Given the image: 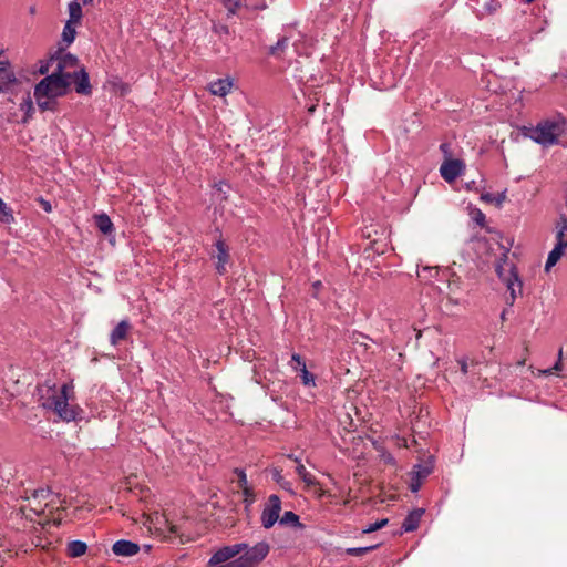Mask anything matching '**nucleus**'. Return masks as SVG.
Returning a JSON list of instances; mask_svg holds the SVG:
<instances>
[{
  "label": "nucleus",
  "instance_id": "f257e3e1",
  "mask_svg": "<svg viewBox=\"0 0 567 567\" xmlns=\"http://www.w3.org/2000/svg\"><path fill=\"white\" fill-rule=\"evenodd\" d=\"M52 394L44 399L42 406L54 412L62 421H75L83 412L79 405H70V392L73 391L72 383H63L60 391L56 392L55 385L50 388Z\"/></svg>",
  "mask_w": 567,
  "mask_h": 567
},
{
  "label": "nucleus",
  "instance_id": "f03ea898",
  "mask_svg": "<svg viewBox=\"0 0 567 567\" xmlns=\"http://www.w3.org/2000/svg\"><path fill=\"white\" fill-rule=\"evenodd\" d=\"M567 128V122L560 114L542 120L536 126L528 128L525 135L533 140L535 143L543 146L556 145Z\"/></svg>",
  "mask_w": 567,
  "mask_h": 567
},
{
  "label": "nucleus",
  "instance_id": "7ed1b4c3",
  "mask_svg": "<svg viewBox=\"0 0 567 567\" xmlns=\"http://www.w3.org/2000/svg\"><path fill=\"white\" fill-rule=\"evenodd\" d=\"M508 245H512V240H508ZM503 252L495 264V271L498 278L506 285L509 291V298L507 302L512 306L518 295L522 293L523 282L519 278L516 266L513 262H508V252L511 246H502Z\"/></svg>",
  "mask_w": 567,
  "mask_h": 567
},
{
  "label": "nucleus",
  "instance_id": "20e7f679",
  "mask_svg": "<svg viewBox=\"0 0 567 567\" xmlns=\"http://www.w3.org/2000/svg\"><path fill=\"white\" fill-rule=\"evenodd\" d=\"M52 494L50 487H40L32 489H24L23 494L20 495V498L27 501L28 504L21 507V511L27 515V511L33 513L37 516H41L44 514L45 508L48 507V503L45 499Z\"/></svg>",
  "mask_w": 567,
  "mask_h": 567
},
{
  "label": "nucleus",
  "instance_id": "39448f33",
  "mask_svg": "<svg viewBox=\"0 0 567 567\" xmlns=\"http://www.w3.org/2000/svg\"><path fill=\"white\" fill-rule=\"evenodd\" d=\"M70 82L56 74H49L43 78L34 87L40 94H48L55 97H62L68 94Z\"/></svg>",
  "mask_w": 567,
  "mask_h": 567
},
{
  "label": "nucleus",
  "instance_id": "423d86ee",
  "mask_svg": "<svg viewBox=\"0 0 567 567\" xmlns=\"http://www.w3.org/2000/svg\"><path fill=\"white\" fill-rule=\"evenodd\" d=\"M269 545L266 542H259L252 547L247 545L241 555L237 557L240 567H256L269 554Z\"/></svg>",
  "mask_w": 567,
  "mask_h": 567
},
{
  "label": "nucleus",
  "instance_id": "0eeeda50",
  "mask_svg": "<svg viewBox=\"0 0 567 567\" xmlns=\"http://www.w3.org/2000/svg\"><path fill=\"white\" fill-rule=\"evenodd\" d=\"M281 499L278 495L272 494L267 498L265 507L261 511L260 522L265 529H270L280 517Z\"/></svg>",
  "mask_w": 567,
  "mask_h": 567
},
{
  "label": "nucleus",
  "instance_id": "6e6552de",
  "mask_svg": "<svg viewBox=\"0 0 567 567\" xmlns=\"http://www.w3.org/2000/svg\"><path fill=\"white\" fill-rule=\"evenodd\" d=\"M246 548V543H237L233 545L223 546L212 555V557L208 560V566H216L223 563H228L237 555L241 554Z\"/></svg>",
  "mask_w": 567,
  "mask_h": 567
},
{
  "label": "nucleus",
  "instance_id": "1a4fd4ad",
  "mask_svg": "<svg viewBox=\"0 0 567 567\" xmlns=\"http://www.w3.org/2000/svg\"><path fill=\"white\" fill-rule=\"evenodd\" d=\"M216 231L219 234L218 239L215 241L214 246L217 250V262H216V271L218 275L223 276L227 272L226 265L230 260L229 248L225 240L223 239V235L219 228H216Z\"/></svg>",
  "mask_w": 567,
  "mask_h": 567
},
{
  "label": "nucleus",
  "instance_id": "9d476101",
  "mask_svg": "<svg viewBox=\"0 0 567 567\" xmlns=\"http://www.w3.org/2000/svg\"><path fill=\"white\" fill-rule=\"evenodd\" d=\"M464 164L460 159H447L440 167L441 176L449 183L462 175Z\"/></svg>",
  "mask_w": 567,
  "mask_h": 567
},
{
  "label": "nucleus",
  "instance_id": "9b49d317",
  "mask_svg": "<svg viewBox=\"0 0 567 567\" xmlns=\"http://www.w3.org/2000/svg\"><path fill=\"white\" fill-rule=\"evenodd\" d=\"M71 80L74 82L75 92L81 95L89 96L92 94V86L90 83V76L85 68H81L79 71H74Z\"/></svg>",
  "mask_w": 567,
  "mask_h": 567
},
{
  "label": "nucleus",
  "instance_id": "f8f14e48",
  "mask_svg": "<svg viewBox=\"0 0 567 567\" xmlns=\"http://www.w3.org/2000/svg\"><path fill=\"white\" fill-rule=\"evenodd\" d=\"M132 324L127 319L120 321L110 333V343L117 346L128 338Z\"/></svg>",
  "mask_w": 567,
  "mask_h": 567
},
{
  "label": "nucleus",
  "instance_id": "ddd939ff",
  "mask_svg": "<svg viewBox=\"0 0 567 567\" xmlns=\"http://www.w3.org/2000/svg\"><path fill=\"white\" fill-rule=\"evenodd\" d=\"M112 550L116 556L132 557L140 551V546L132 540L120 539L113 544Z\"/></svg>",
  "mask_w": 567,
  "mask_h": 567
},
{
  "label": "nucleus",
  "instance_id": "4468645a",
  "mask_svg": "<svg viewBox=\"0 0 567 567\" xmlns=\"http://www.w3.org/2000/svg\"><path fill=\"white\" fill-rule=\"evenodd\" d=\"M424 513L425 511L423 508H415L411 511L402 522L401 534L411 533L417 529Z\"/></svg>",
  "mask_w": 567,
  "mask_h": 567
},
{
  "label": "nucleus",
  "instance_id": "2eb2a0df",
  "mask_svg": "<svg viewBox=\"0 0 567 567\" xmlns=\"http://www.w3.org/2000/svg\"><path fill=\"white\" fill-rule=\"evenodd\" d=\"M233 84V80L229 76L217 79L208 84V91L213 95L224 97L230 92Z\"/></svg>",
  "mask_w": 567,
  "mask_h": 567
},
{
  "label": "nucleus",
  "instance_id": "dca6fc26",
  "mask_svg": "<svg viewBox=\"0 0 567 567\" xmlns=\"http://www.w3.org/2000/svg\"><path fill=\"white\" fill-rule=\"evenodd\" d=\"M33 95H34V99H35V102H37L39 109L42 112H44V111L56 112L58 111V106H59L58 97L48 95V94H40L37 91V87H34Z\"/></svg>",
  "mask_w": 567,
  "mask_h": 567
},
{
  "label": "nucleus",
  "instance_id": "f3484780",
  "mask_svg": "<svg viewBox=\"0 0 567 567\" xmlns=\"http://www.w3.org/2000/svg\"><path fill=\"white\" fill-rule=\"evenodd\" d=\"M17 82L14 72L8 61H0V87L1 92Z\"/></svg>",
  "mask_w": 567,
  "mask_h": 567
},
{
  "label": "nucleus",
  "instance_id": "a211bd4d",
  "mask_svg": "<svg viewBox=\"0 0 567 567\" xmlns=\"http://www.w3.org/2000/svg\"><path fill=\"white\" fill-rule=\"evenodd\" d=\"M94 219L95 226L103 235H111L114 231V225L107 214H97Z\"/></svg>",
  "mask_w": 567,
  "mask_h": 567
},
{
  "label": "nucleus",
  "instance_id": "6ab92c4d",
  "mask_svg": "<svg viewBox=\"0 0 567 567\" xmlns=\"http://www.w3.org/2000/svg\"><path fill=\"white\" fill-rule=\"evenodd\" d=\"M564 244H555V247L550 250L548 254L546 264H545V270H549L551 267H554L558 260L563 257L565 252Z\"/></svg>",
  "mask_w": 567,
  "mask_h": 567
},
{
  "label": "nucleus",
  "instance_id": "aec40b11",
  "mask_svg": "<svg viewBox=\"0 0 567 567\" xmlns=\"http://www.w3.org/2000/svg\"><path fill=\"white\" fill-rule=\"evenodd\" d=\"M556 244H564L567 248V217L564 215L556 223Z\"/></svg>",
  "mask_w": 567,
  "mask_h": 567
},
{
  "label": "nucleus",
  "instance_id": "412c9836",
  "mask_svg": "<svg viewBox=\"0 0 567 567\" xmlns=\"http://www.w3.org/2000/svg\"><path fill=\"white\" fill-rule=\"evenodd\" d=\"M280 525H290L297 529H303L306 526L300 522V517L292 511H287L279 517Z\"/></svg>",
  "mask_w": 567,
  "mask_h": 567
},
{
  "label": "nucleus",
  "instance_id": "4be33fe9",
  "mask_svg": "<svg viewBox=\"0 0 567 567\" xmlns=\"http://www.w3.org/2000/svg\"><path fill=\"white\" fill-rule=\"evenodd\" d=\"M87 545L82 540H71L68 543L69 557L76 558L85 554Z\"/></svg>",
  "mask_w": 567,
  "mask_h": 567
},
{
  "label": "nucleus",
  "instance_id": "5701e85b",
  "mask_svg": "<svg viewBox=\"0 0 567 567\" xmlns=\"http://www.w3.org/2000/svg\"><path fill=\"white\" fill-rule=\"evenodd\" d=\"M14 221L13 209L0 198V224L11 225Z\"/></svg>",
  "mask_w": 567,
  "mask_h": 567
},
{
  "label": "nucleus",
  "instance_id": "b1692460",
  "mask_svg": "<svg viewBox=\"0 0 567 567\" xmlns=\"http://www.w3.org/2000/svg\"><path fill=\"white\" fill-rule=\"evenodd\" d=\"M271 476L272 480L285 491H287L290 494H295L292 489V483L285 478L282 475V471L280 468H272L271 470Z\"/></svg>",
  "mask_w": 567,
  "mask_h": 567
},
{
  "label": "nucleus",
  "instance_id": "393cba45",
  "mask_svg": "<svg viewBox=\"0 0 567 567\" xmlns=\"http://www.w3.org/2000/svg\"><path fill=\"white\" fill-rule=\"evenodd\" d=\"M68 8H69V16H70V19L68 22L79 23L83 16L82 7L79 3V1L78 0L71 1L69 3Z\"/></svg>",
  "mask_w": 567,
  "mask_h": 567
},
{
  "label": "nucleus",
  "instance_id": "a878e982",
  "mask_svg": "<svg viewBox=\"0 0 567 567\" xmlns=\"http://www.w3.org/2000/svg\"><path fill=\"white\" fill-rule=\"evenodd\" d=\"M434 465L432 460H429L424 464H416L414 466L415 470V476L425 480L432 472H433Z\"/></svg>",
  "mask_w": 567,
  "mask_h": 567
},
{
  "label": "nucleus",
  "instance_id": "bb28decb",
  "mask_svg": "<svg viewBox=\"0 0 567 567\" xmlns=\"http://www.w3.org/2000/svg\"><path fill=\"white\" fill-rule=\"evenodd\" d=\"M296 472L307 485L315 486L318 484L316 477L306 470L303 464L297 465Z\"/></svg>",
  "mask_w": 567,
  "mask_h": 567
},
{
  "label": "nucleus",
  "instance_id": "cd10ccee",
  "mask_svg": "<svg viewBox=\"0 0 567 567\" xmlns=\"http://www.w3.org/2000/svg\"><path fill=\"white\" fill-rule=\"evenodd\" d=\"M380 546V544L370 545V546H363V547H350L346 549V554L349 556L358 557L362 556L364 554H368L370 551H373Z\"/></svg>",
  "mask_w": 567,
  "mask_h": 567
},
{
  "label": "nucleus",
  "instance_id": "c85d7f7f",
  "mask_svg": "<svg viewBox=\"0 0 567 567\" xmlns=\"http://www.w3.org/2000/svg\"><path fill=\"white\" fill-rule=\"evenodd\" d=\"M75 35V28L72 25L71 22H66L62 31L63 41H65L68 44H71L74 41Z\"/></svg>",
  "mask_w": 567,
  "mask_h": 567
},
{
  "label": "nucleus",
  "instance_id": "c756f323",
  "mask_svg": "<svg viewBox=\"0 0 567 567\" xmlns=\"http://www.w3.org/2000/svg\"><path fill=\"white\" fill-rule=\"evenodd\" d=\"M58 61L68 68H73L78 64V58L72 53H63L58 58Z\"/></svg>",
  "mask_w": 567,
  "mask_h": 567
},
{
  "label": "nucleus",
  "instance_id": "7c9ffc66",
  "mask_svg": "<svg viewBox=\"0 0 567 567\" xmlns=\"http://www.w3.org/2000/svg\"><path fill=\"white\" fill-rule=\"evenodd\" d=\"M288 45V39L286 37L280 38L275 45L269 48V54L279 55Z\"/></svg>",
  "mask_w": 567,
  "mask_h": 567
},
{
  "label": "nucleus",
  "instance_id": "2f4dec72",
  "mask_svg": "<svg viewBox=\"0 0 567 567\" xmlns=\"http://www.w3.org/2000/svg\"><path fill=\"white\" fill-rule=\"evenodd\" d=\"M389 523L388 518H382L377 520L375 523L369 524L365 528L362 529V534H370L377 532L383 527H385Z\"/></svg>",
  "mask_w": 567,
  "mask_h": 567
},
{
  "label": "nucleus",
  "instance_id": "473e14b6",
  "mask_svg": "<svg viewBox=\"0 0 567 567\" xmlns=\"http://www.w3.org/2000/svg\"><path fill=\"white\" fill-rule=\"evenodd\" d=\"M223 4L226 8L228 16H234L241 8L240 0H223Z\"/></svg>",
  "mask_w": 567,
  "mask_h": 567
},
{
  "label": "nucleus",
  "instance_id": "72a5a7b5",
  "mask_svg": "<svg viewBox=\"0 0 567 567\" xmlns=\"http://www.w3.org/2000/svg\"><path fill=\"white\" fill-rule=\"evenodd\" d=\"M241 491H243V495L245 496V498H244L245 508L247 509L255 502V492H254V488L251 486L241 488Z\"/></svg>",
  "mask_w": 567,
  "mask_h": 567
},
{
  "label": "nucleus",
  "instance_id": "f704fd0d",
  "mask_svg": "<svg viewBox=\"0 0 567 567\" xmlns=\"http://www.w3.org/2000/svg\"><path fill=\"white\" fill-rule=\"evenodd\" d=\"M301 379L302 383L305 385H315V375L307 370V365L302 364V368H300Z\"/></svg>",
  "mask_w": 567,
  "mask_h": 567
},
{
  "label": "nucleus",
  "instance_id": "c9c22d12",
  "mask_svg": "<svg viewBox=\"0 0 567 567\" xmlns=\"http://www.w3.org/2000/svg\"><path fill=\"white\" fill-rule=\"evenodd\" d=\"M234 474L237 476L238 478V486L240 488H245V487H248V482H247V475H246V472L244 468H239V467H236L234 470Z\"/></svg>",
  "mask_w": 567,
  "mask_h": 567
},
{
  "label": "nucleus",
  "instance_id": "e433bc0d",
  "mask_svg": "<svg viewBox=\"0 0 567 567\" xmlns=\"http://www.w3.org/2000/svg\"><path fill=\"white\" fill-rule=\"evenodd\" d=\"M65 66L58 61L56 69L51 74H56L59 78H63L71 83V72H64Z\"/></svg>",
  "mask_w": 567,
  "mask_h": 567
},
{
  "label": "nucleus",
  "instance_id": "4c0bfd02",
  "mask_svg": "<svg viewBox=\"0 0 567 567\" xmlns=\"http://www.w3.org/2000/svg\"><path fill=\"white\" fill-rule=\"evenodd\" d=\"M473 220L481 227L485 225L486 216L481 209H475L472 215Z\"/></svg>",
  "mask_w": 567,
  "mask_h": 567
},
{
  "label": "nucleus",
  "instance_id": "58836bf2",
  "mask_svg": "<svg viewBox=\"0 0 567 567\" xmlns=\"http://www.w3.org/2000/svg\"><path fill=\"white\" fill-rule=\"evenodd\" d=\"M561 355H563V350L560 349L559 352H558V360L556 361V363L554 364L553 368H549L547 370H544L543 373L545 374H551L553 371H561L563 369V363H561Z\"/></svg>",
  "mask_w": 567,
  "mask_h": 567
},
{
  "label": "nucleus",
  "instance_id": "ea45409f",
  "mask_svg": "<svg viewBox=\"0 0 567 567\" xmlns=\"http://www.w3.org/2000/svg\"><path fill=\"white\" fill-rule=\"evenodd\" d=\"M54 60H55V56L52 55L50 59L41 61V64L39 68V73L47 74Z\"/></svg>",
  "mask_w": 567,
  "mask_h": 567
},
{
  "label": "nucleus",
  "instance_id": "a19ab883",
  "mask_svg": "<svg viewBox=\"0 0 567 567\" xmlns=\"http://www.w3.org/2000/svg\"><path fill=\"white\" fill-rule=\"evenodd\" d=\"M291 361L296 363L295 365H292V369L295 371H300L302 364H306L305 360L301 358L299 353H292Z\"/></svg>",
  "mask_w": 567,
  "mask_h": 567
},
{
  "label": "nucleus",
  "instance_id": "79ce46f5",
  "mask_svg": "<svg viewBox=\"0 0 567 567\" xmlns=\"http://www.w3.org/2000/svg\"><path fill=\"white\" fill-rule=\"evenodd\" d=\"M399 78H401V75L392 73L391 76L385 82H383L384 90L395 87Z\"/></svg>",
  "mask_w": 567,
  "mask_h": 567
},
{
  "label": "nucleus",
  "instance_id": "37998d69",
  "mask_svg": "<svg viewBox=\"0 0 567 567\" xmlns=\"http://www.w3.org/2000/svg\"><path fill=\"white\" fill-rule=\"evenodd\" d=\"M456 361H457V363L460 365L462 374L466 375L468 373L467 358L466 357H461V358L456 359Z\"/></svg>",
  "mask_w": 567,
  "mask_h": 567
},
{
  "label": "nucleus",
  "instance_id": "c03bdc74",
  "mask_svg": "<svg viewBox=\"0 0 567 567\" xmlns=\"http://www.w3.org/2000/svg\"><path fill=\"white\" fill-rule=\"evenodd\" d=\"M422 482H423V480H422V478H420V477H417V476L413 477V478H412V482H411V484H410V489H411V492H413V493L419 492V491H420V488H421V486H422Z\"/></svg>",
  "mask_w": 567,
  "mask_h": 567
},
{
  "label": "nucleus",
  "instance_id": "a18cd8bd",
  "mask_svg": "<svg viewBox=\"0 0 567 567\" xmlns=\"http://www.w3.org/2000/svg\"><path fill=\"white\" fill-rule=\"evenodd\" d=\"M39 203L44 212L50 213L52 210L51 203L42 197L39 198Z\"/></svg>",
  "mask_w": 567,
  "mask_h": 567
},
{
  "label": "nucleus",
  "instance_id": "49530a36",
  "mask_svg": "<svg viewBox=\"0 0 567 567\" xmlns=\"http://www.w3.org/2000/svg\"><path fill=\"white\" fill-rule=\"evenodd\" d=\"M212 567H240V565H239L238 560L235 558L228 563H223V564L212 566Z\"/></svg>",
  "mask_w": 567,
  "mask_h": 567
},
{
  "label": "nucleus",
  "instance_id": "de8ad7c7",
  "mask_svg": "<svg viewBox=\"0 0 567 567\" xmlns=\"http://www.w3.org/2000/svg\"><path fill=\"white\" fill-rule=\"evenodd\" d=\"M287 457L297 463V465L302 464L301 458L299 456H296L295 454H288Z\"/></svg>",
  "mask_w": 567,
  "mask_h": 567
},
{
  "label": "nucleus",
  "instance_id": "09e8293b",
  "mask_svg": "<svg viewBox=\"0 0 567 567\" xmlns=\"http://www.w3.org/2000/svg\"><path fill=\"white\" fill-rule=\"evenodd\" d=\"M440 150H441L443 153L447 154V153H449V151H450V144H449V143H442V144L440 145Z\"/></svg>",
  "mask_w": 567,
  "mask_h": 567
},
{
  "label": "nucleus",
  "instance_id": "8fccbe9b",
  "mask_svg": "<svg viewBox=\"0 0 567 567\" xmlns=\"http://www.w3.org/2000/svg\"><path fill=\"white\" fill-rule=\"evenodd\" d=\"M223 185H224V182H221V181H220V182L216 183L214 187H215L218 192H223Z\"/></svg>",
  "mask_w": 567,
  "mask_h": 567
},
{
  "label": "nucleus",
  "instance_id": "3c124183",
  "mask_svg": "<svg viewBox=\"0 0 567 567\" xmlns=\"http://www.w3.org/2000/svg\"><path fill=\"white\" fill-rule=\"evenodd\" d=\"M312 287L318 290L322 287V282L320 280H317L312 284Z\"/></svg>",
  "mask_w": 567,
  "mask_h": 567
},
{
  "label": "nucleus",
  "instance_id": "603ef678",
  "mask_svg": "<svg viewBox=\"0 0 567 567\" xmlns=\"http://www.w3.org/2000/svg\"><path fill=\"white\" fill-rule=\"evenodd\" d=\"M29 11H30V13H31V14H34V13H35V11H37V9H35V7H34V6H31V7H30V9H29Z\"/></svg>",
  "mask_w": 567,
  "mask_h": 567
},
{
  "label": "nucleus",
  "instance_id": "864d4df0",
  "mask_svg": "<svg viewBox=\"0 0 567 567\" xmlns=\"http://www.w3.org/2000/svg\"><path fill=\"white\" fill-rule=\"evenodd\" d=\"M309 113H313L316 111V105H311L308 107Z\"/></svg>",
  "mask_w": 567,
  "mask_h": 567
},
{
  "label": "nucleus",
  "instance_id": "5fc2aeb1",
  "mask_svg": "<svg viewBox=\"0 0 567 567\" xmlns=\"http://www.w3.org/2000/svg\"><path fill=\"white\" fill-rule=\"evenodd\" d=\"M93 1H94V0H82L83 4H85V6H86V4H91V3H93Z\"/></svg>",
  "mask_w": 567,
  "mask_h": 567
},
{
  "label": "nucleus",
  "instance_id": "6e6d98bb",
  "mask_svg": "<svg viewBox=\"0 0 567 567\" xmlns=\"http://www.w3.org/2000/svg\"><path fill=\"white\" fill-rule=\"evenodd\" d=\"M221 32H226L227 33L228 32V28L227 27H223Z\"/></svg>",
  "mask_w": 567,
  "mask_h": 567
},
{
  "label": "nucleus",
  "instance_id": "4d7b16f0",
  "mask_svg": "<svg viewBox=\"0 0 567 567\" xmlns=\"http://www.w3.org/2000/svg\"><path fill=\"white\" fill-rule=\"evenodd\" d=\"M523 1H524V2H526V3H532V2H534L535 0H523Z\"/></svg>",
  "mask_w": 567,
  "mask_h": 567
}]
</instances>
